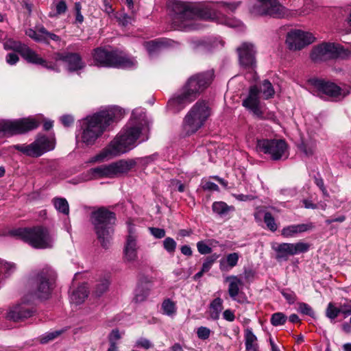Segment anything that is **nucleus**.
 I'll return each instance as SVG.
<instances>
[{"instance_id":"28","label":"nucleus","mask_w":351,"mask_h":351,"mask_svg":"<svg viewBox=\"0 0 351 351\" xmlns=\"http://www.w3.org/2000/svg\"><path fill=\"white\" fill-rule=\"evenodd\" d=\"M273 249L276 252V258L278 261H287L289 256H293L292 243H282Z\"/></svg>"},{"instance_id":"41","label":"nucleus","mask_w":351,"mask_h":351,"mask_svg":"<svg viewBox=\"0 0 351 351\" xmlns=\"http://www.w3.org/2000/svg\"><path fill=\"white\" fill-rule=\"evenodd\" d=\"M122 337V335L118 329H113L108 335V339L109 346H118L119 341Z\"/></svg>"},{"instance_id":"13","label":"nucleus","mask_w":351,"mask_h":351,"mask_svg":"<svg viewBox=\"0 0 351 351\" xmlns=\"http://www.w3.org/2000/svg\"><path fill=\"white\" fill-rule=\"evenodd\" d=\"M39 122L33 118H23L16 120H4L0 122V134L13 136L28 132L37 128Z\"/></svg>"},{"instance_id":"63","label":"nucleus","mask_w":351,"mask_h":351,"mask_svg":"<svg viewBox=\"0 0 351 351\" xmlns=\"http://www.w3.org/2000/svg\"><path fill=\"white\" fill-rule=\"evenodd\" d=\"M223 317L228 322H233L235 319L234 313L230 309H227L223 313Z\"/></svg>"},{"instance_id":"40","label":"nucleus","mask_w":351,"mask_h":351,"mask_svg":"<svg viewBox=\"0 0 351 351\" xmlns=\"http://www.w3.org/2000/svg\"><path fill=\"white\" fill-rule=\"evenodd\" d=\"M300 149L306 156L309 157L315 154L316 150V144L314 142L302 143L300 146Z\"/></svg>"},{"instance_id":"39","label":"nucleus","mask_w":351,"mask_h":351,"mask_svg":"<svg viewBox=\"0 0 351 351\" xmlns=\"http://www.w3.org/2000/svg\"><path fill=\"white\" fill-rule=\"evenodd\" d=\"M63 332L64 330H59L46 332L39 337V341L42 344L47 343L58 338L63 333Z\"/></svg>"},{"instance_id":"35","label":"nucleus","mask_w":351,"mask_h":351,"mask_svg":"<svg viewBox=\"0 0 351 351\" xmlns=\"http://www.w3.org/2000/svg\"><path fill=\"white\" fill-rule=\"evenodd\" d=\"M109 285L110 281L108 278L99 280L95 287L93 294L97 298L101 297L108 290Z\"/></svg>"},{"instance_id":"25","label":"nucleus","mask_w":351,"mask_h":351,"mask_svg":"<svg viewBox=\"0 0 351 351\" xmlns=\"http://www.w3.org/2000/svg\"><path fill=\"white\" fill-rule=\"evenodd\" d=\"M132 160H120L109 164L111 178L128 172L134 165Z\"/></svg>"},{"instance_id":"30","label":"nucleus","mask_w":351,"mask_h":351,"mask_svg":"<svg viewBox=\"0 0 351 351\" xmlns=\"http://www.w3.org/2000/svg\"><path fill=\"white\" fill-rule=\"evenodd\" d=\"M245 343L247 351H258L257 338L252 329L247 328L245 330Z\"/></svg>"},{"instance_id":"37","label":"nucleus","mask_w":351,"mask_h":351,"mask_svg":"<svg viewBox=\"0 0 351 351\" xmlns=\"http://www.w3.org/2000/svg\"><path fill=\"white\" fill-rule=\"evenodd\" d=\"M53 204L57 210L64 214L69 215V206L68 202L65 198L56 197L53 199Z\"/></svg>"},{"instance_id":"43","label":"nucleus","mask_w":351,"mask_h":351,"mask_svg":"<svg viewBox=\"0 0 351 351\" xmlns=\"http://www.w3.org/2000/svg\"><path fill=\"white\" fill-rule=\"evenodd\" d=\"M230 207L223 202H215L213 204V210L218 215L226 214Z\"/></svg>"},{"instance_id":"46","label":"nucleus","mask_w":351,"mask_h":351,"mask_svg":"<svg viewBox=\"0 0 351 351\" xmlns=\"http://www.w3.org/2000/svg\"><path fill=\"white\" fill-rule=\"evenodd\" d=\"M293 255L307 252L310 248V245L304 242H298L292 243Z\"/></svg>"},{"instance_id":"49","label":"nucleus","mask_w":351,"mask_h":351,"mask_svg":"<svg viewBox=\"0 0 351 351\" xmlns=\"http://www.w3.org/2000/svg\"><path fill=\"white\" fill-rule=\"evenodd\" d=\"M340 313L339 308L335 307L332 303L328 304L326 311V315L329 319H334Z\"/></svg>"},{"instance_id":"15","label":"nucleus","mask_w":351,"mask_h":351,"mask_svg":"<svg viewBox=\"0 0 351 351\" xmlns=\"http://www.w3.org/2000/svg\"><path fill=\"white\" fill-rule=\"evenodd\" d=\"M256 149L259 152L269 154L271 159L277 160L282 157L287 158V145L282 139L258 140Z\"/></svg>"},{"instance_id":"38","label":"nucleus","mask_w":351,"mask_h":351,"mask_svg":"<svg viewBox=\"0 0 351 351\" xmlns=\"http://www.w3.org/2000/svg\"><path fill=\"white\" fill-rule=\"evenodd\" d=\"M162 310L164 314L172 317L176 313V303L170 299H166L162 304Z\"/></svg>"},{"instance_id":"6","label":"nucleus","mask_w":351,"mask_h":351,"mask_svg":"<svg viewBox=\"0 0 351 351\" xmlns=\"http://www.w3.org/2000/svg\"><path fill=\"white\" fill-rule=\"evenodd\" d=\"M12 234L38 249L51 248L53 245V238L47 228L36 226L29 228H18Z\"/></svg>"},{"instance_id":"33","label":"nucleus","mask_w":351,"mask_h":351,"mask_svg":"<svg viewBox=\"0 0 351 351\" xmlns=\"http://www.w3.org/2000/svg\"><path fill=\"white\" fill-rule=\"evenodd\" d=\"M241 5V1H221L217 3V8L220 12L233 13Z\"/></svg>"},{"instance_id":"51","label":"nucleus","mask_w":351,"mask_h":351,"mask_svg":"<svg viewBox=\"0 0 351 351\" xmlns=\"http://www.w3.org/2000/svg\"><path fill=\"white\" fill-rule=\"evenodd\" d=\"M211 330L204 326H200L197 330V335L199 339L202 340H206L208 339L210 335Z\"/></svg>"},{"instance_id":"2","label":"nucleus","mask_w":351,"mask_h":351,"mask_svg":"<svg viewBox=\"0 0 351 351\" xmlns=\"http://www.w3.org/2000/svg\"><path fill=\"white\" fill-rule=\"evenodd\" d=\"M173 25L175 28L189 32L198 29L196 19H213L217 16L215 9L211 6L197 7L192 3L180 1L172 4Z\"/></svg>"},{"instance_id":"31","label":"nucleus","mask_w":351,"mask_h":351,"mask_svg":"<svg viewBox=\"0 0 351 351\" xmlns=\"http://www.w3.org/2000/svg\"><path fill=\"white\" fill-rule=\"evenodd\" d=\"M223 310V300L217 298L212 301L209 306L210 317L213 320L219 319L220 313Z\"/></svg>"},{"instance_id":"29","label":"nucleus","mask_w":351,"mask_h":351,"mask_svg":"<svg viewBox=\"0 0 351 351\" xmlns=\"http://www.w3.org/2000/svg\"><path fill=\"white\" fill-rule=\"evenodd\" d=\"M88 291L86 285H82L73 291L70 296L71 302L75 304H80L88 297Z\"/></svg>"},{"instance_id":"9","label":"nucleus","mask_w":351,"mask_h":351,"mask_svg":"<svg viewBox=\"0 0 351 351\" xmlns=\"http://www.w3.org/2000/svg\"><path fill=\"white\" fill-rule=\"evenodd\" d=\"M250 3V11L254 15L282 18L287 14L278 0H251Z\"/></svg>"},{"instance_id":"8","label":"nucleus","mask_w":351,"mask_h":351,"mask_svg":"<svg viewBox=\"0 0 351 351\" xmlns=\"http://www.w3.org/2000/svg\"><path fill=\"white\" fill-rule=\"evenodd\" d=\"M95 64L101 66L130 68L136 62L133 59L119 56L114 51L97 48L93 54Z\"/></svg>"},{"instance_id":"64","label":"nucleus","mask_w":351,"mask_h":351,"mask_svg":"<svg viewBox=\"0 0 351 351\" xmlns=\"http://www.w3.org/2000/svg\"><path fill=\"white\" fill-rule=\"evenodd\" d=\"M66 8L67 7L66 3L64 1H60L56 5V12L58 14L64 13L66 10Z\"/></svg>"},{"instance_id":"48","label":"nucleus","mask_w":351,"mask_h":351,"mask_svg":"<svg viewBox=\"0 0 351 351\" xmlns=\"http://www.w3.org/2000/svg\"><path fill=\"white\" fill-rule=\"evenodd\" d=\"M176 245V242L171 237H167L163 241L164 248L170 254H173L175 252Z\"/></svg>"},{"instance_id":"4","label":"nucleus","mask_w":351,"mask_h":351,"mask_svg":"<svg viewBox=\"0 0 351 351\" xmlns=\"http://www.w3.org/2000/svg\"><path fill=\"white\" fill-rule=\"evenodd\" d=\"M212 78L211 73H199L191 76L181 90L169 101V106L175 112L180 111L186 104L195 100L209 86Z\"/></svg>"},{"instance_id":"20","label":"nucleus","mask_w":351,"mask_h":351,"mask_svg":"<svg viewBox=\"0 0 351 351\" xmlns=\"http://www.w3.org/2000/svg\"><path fill=\"white\" fill-rule=\"evenodd\" d=\"M243 106L258 118L263 117L259 100V90L256 86H251L248 96L243 101Z\"/></svg>"},{"instance_id":"60","label":"nucleus","mask_w":351,"mask_h":351,"mask_svg":"<svg viewBox=\"0 0 351 351\" xmlns=\"http://www.w3.org/2000/svg\"><path fill=\"white\" fill-rule=\"evenodd\" d=\"M232 195L239 201L246 202L254 199V197L252 195L232 194Z\"/></svg>"},{"instance_id":"52","label":"nucleus","mask_w":351,"mask_h":351,"mask_svg":"<svg viewBox=\"0 0 351 351\" xmlns=\"http://www.w3.org/2000/svg\"><path fill=\"white\" fill-rule=\"evenodd\" d=\"M149 231L156 239H162L166 234L165 230L162 228L150 227L149 228Z\"/></svg>"},{"instance_id":"18","label":"nucleus","mask_w":351,"mask_h":351,"mask_svg":"<svg viewBox=\"0 0 351 351\" xmlns=\"http://www.w3.org/2000/svg\"><path fill=\"white\" fill-rule=\"evenodd\" d=\"M137 234L135 228L128 224V234L123 248V260L127 263H134L138 259Z\"/></svg>"},{"instance_id":"36","label":"nucleus","mask_w":351,"mask_h":351,"mask_svg":"<svg viewBox=\"0 0 351 351\" xmlns=\"http://www.w3.org/2000/svg\"><path fill=\"white\" fill-rule=\"evenodd\" d=\"M239 258V255L237 252H234V253L228 254L226 256V261H223V260H221L220 261V269L221 270L226 269V266L225 265L226 263L230 268L235 267L237 265Z\"/></svg>"},{"instance_id":"7","label":"nucleus","mask_w":351,"mask_h":351,"mask_svg":"<svg viewBox=\"0 0 351 351\" xmlns=\"http://www.w3.org/2000/svg\"><path fill=\"white\" fill-rule=\"evenodd\" d=\"M211 114V109L207 102H196L185 116L182 129L186 135H191L199 130Z\"/></svg>"},{"instance_id":"57","label":"nucleus","mask_w":351,"mask_h":351,"mask_svg":"<svg viewBox=\"0 0 351 351\" xmlns=\"http://www.w3.org/2000/svg\"><path fill=\"white\" fill-rule=\"evenodd\" d=\"M19 60V56L15 53H10L6 56V62L10 65L15 64Z\"/></svg>"},{"instance_id":"12","label":"nucleus","mask_w":351,"mask_h":351,"mask_svg":"<svg viewBox=\"0 0 351 351\" xmlns=\"http://www.w3.org/2000/svg\"><path fill=\"white\" fill-rule=\"evenodd\" d=\"M347 55L348 51L339 44L326 42L314 46L311 52V58L314 62L343 58Z\"/></svg>"},{"instance_id":"50","label":"nucleus","mask_w":351,"mask_h":351,"mask_svg":"<svg viewBox=\"0 0 351 351\" xmlns=\"http://www.w3.org/2000/svg\"><path fill=\"white\" fill-rule=\"evenodd\" d=\"M134 347L141 348L147 350L149 348H152L153 344L149 339L141 337L138 339H137L136 341L135 342Z\"/></svg>"},{"instance_id":"21","label":"nucleus","mask_w":351,"mask_h":351,"mask_svg":"<svg viewBox=\"0 0 351 351\" xmlns=\"http://www.w3.org/2000/svg\"><path fill=\"white\" fill-rule=\"evenodd\" d=\"M56 61H62L67 64L69 71H75L84 68V63L78 53L64 51L55 54Z\"/></svg>"},{"instance_id":"42","label":"nucleus","mask_w":351,"mask_h":351,"mask_svg":"<svg viewBox=\"0 0 351 351\" xmlns=\"http://www.w3.org/2000/svg\"><path fill=\"white\" fill-rule=\"evenodd\" d=\"M145 47L149 53L151 55L158 52L162 47V43L158 40H151L145 43Z\"/></svg>"},{"instance_id":"53","label":"nucleus","mask_w":351,"mask_h":351,"mask_svg":"<svg viewBox=\"0 0 351 351\" xmlns=\"http://www.w3.org/2000/svg\"><path fill=\"white\" fill-rule=\"evenodd\" d=\"M299 311L304 315H307L311 317L314 316V311L312 308L306 303L299 304Z\"/></svg>"},{"instance_id":"45","label":"nucleus","mask_w":351,"mask_h":351,"mask_svg":"<svg viewBox=\"0 0 351 351\" xmlns=\"http://www.w3.org/2000/svg\"><path fill=\"white\" fill-rule=\"evenodd\" d=\"M264 222L265 223L267 227L272 232H275L278 228V225L276 224L275 219L272 215L266 212L264 215Z\"/></svg>"},{"instance_id":"44","label":"nucleus","mask_w":351,"mask_h":351,"mask_svg":"<svg viewBox=\"0 0 351 351\" xmlns=\"http://www.w3.org/2000/svg\"><path fill=\"white\" fill-rule=\"evenodd\" d=\"M287 319V316L282 313H276L271 315V323L274 326L283 325Z\"/></svg>"},{"instance_id":"5","label":"nucleus","mask_w":351,"mask_h":351,"mask_svg":"<svg viewBox=\"0 0 351 351\" xmlns=\"http://www.w3.org/2000/svg\"><path fill=\"white\" fill-rule=\"evenodd\" d=\"M90 220L101 245L108 248L114 232L112 225L115 223V214L101 207L92 212Z\"/></svg>"},{"instance_id":"17","label":"nucleus","mask_w":351,"mask_h":351,"mask_svg":"<svg viewBox=\"0 0 351 351\" xmlns=\"http://www.w3.org/2000/svg\"><path fill=\"white\" fill-rule=\"evenodd\" d=\"M308 83L317 92L319 95L324 94L333 97L338 96L345 97L349 93L332 82H325L320 79L312 78L308 80Z\"/></svg>"},{"instance_id":"61","label":"nucleus","mask_w":351,"mask_h":351,"mask_svg":"<svg viewBox=\"0 0 351 351\" xmlns=\"http://www.w3.org/2000/svg\"><path fill=\"white\" fill-rule=\"evenodd\" d=\"M60 120L64 126L69 127L73 123L74 119L71 115H64L60 118Z\"/></svg>"},{"instance_id":"62","label":"nucleus","mask_w":351,"mask_h":351,"mask_svg":"<svg viewBox=\"0 0 351 351\" xmlns=\"http://www.w3.org/2000/svg\"><path fill=\"white\" fill-rule=\"evenodd\" d=\"M202 188L204 190H207V191H218L219 190L218 186L216 184H215L214 182H206L203 184Z\"/></svg>"},{"instance_id":"59","label":"nucleus","mask_w":351,"mask_h":351,"mask_svg":"<svg viewBox=\"0 0 351 351\" xmlns=\"http://www.w3.org/2000/svg\"><path fill=\"white\" fill-rule=\"evenodd\" d=\"M119 21L122 25L126 26L132 23V18L127 14H123L119 17Z\"/></svg>"},{"instance_id":"58","label":"nucleus","mask_w":351,"mask_h":351,"mask_svg":"<svg viewBox=\"0 0 351 351\" xmlns=\"http://www.w3.org/2000/svg\"><path fill=\"white\" fill-rule=\"evenodd\" d=\"M315 183L321 189V191H322L324 195L327 196L328 195V193H327V191H326V188L324 186V181H323L322 178L315 177Z\"/></svg>"},{"instance_id":"23","label":"nucleus","mask_w":351,"mask_h":351,"mask_svg":"<svg viewBox=\"0 0 351 351\" xmlns=\"http://www.w3.org/2000/svg\"><path fill=\"white\" fill-rule=\"evenodd\" d=\"M152 283V278L145 276L135 290V295L134 298L135 302L138 303L146 300L149 295Z\"/></svg>"},{"instance_id":"56","label":"nucleus","mask_w":351,"mask_h":351,"mask_svg":"<svg viewBox=\"0 0 351 351\" xmlns=\"http://www.w3.org/2000/svg\"><path fill=\"white\" fill-rule=\"evenodd\" d=\"M282 294L289 304H293L296 300V295L293 291H283Z\"/></svg>"},{"instance_id":"34","label":"nucleus","mask_w":351,"mask_h":351,"mask_svg":"<svg viewBox=\"0 0 351 351\" xmlns=\"http://www.w3.org/2000/svg\"><path fill=\"white\" fill-rule=\"evenodd\" d=\"M258 88L259 94L261 93L263 98L265 99L271 98L274 95L275 91L273 86L267 80H264Z\"/></svg>"},{"instance_id":"26","label":"nucleus","mask_w":351,"mask_h":351,"mask_svg":"<svg viewBox=\"0 0 351 351\" xmlns=\"http://www.w3.org/2000/svg\"><path fill=\"white\" fill-rule=\"evenodd\" d=\"M311 228L308 224H294L284 227L281 230V235L285 238L294 237L298 234L304 232Z\"/></svg>"},{"instance_id":"14","label":"nucleus","mask_w":351,"mask_h":351,"mask_svg":"<svg viewBox=\"0 0 351 351\" xmlns=\"http://www.w3.org/2000/svg\"><path fill=\"white\" fill-rule=\"evenodd\" d=\"M3 47L5 50H13L19 53L27 62L41 64L48 69H53L59 71L55 65L49 64L45 60L40 58L34 51L21 43L8 38L3 43Z\"/></svg>"},{"instance_id":"22","label":"nucleus","mask_w":351,"mask_h":351,"mask_svg":"<svg viewBox=\"0 0 351 351\" xmlns=\"http://www.w3.org/2000/svg\"><path fill=\"white\" fill-rule=\"evenodd\" d=\"M25 34L36 42L48 43L50 40L59 41L60 38L56 34L49 32L43 26H36L35 29H27Z\"/></svg>"},{"instance_id":"1","label":"nucleus","mask_w":351,"mask_h":351,"mask_svg":"<svg viewBox=\"0 0 351 351\" xmlns=\"http://www.w3.org/2000/svg\"><path fill=\"white\" fill-rule=\"evenodd\" d=\"M134 122L128 127L123 133L117 135L102 151L96 155L92 162H103L111 160L130 150L141 135L145 134L142 141L148 139L149 123L142 110L132 112Z\"/></svg>"},{"instance_id":"16","label":"nucleus","mask_w":351,"mask_h":351,"mask_svg":"<svg viewBox=\"0 0 351 351\" xmlns=\"http://www.w3.org/2000/svg\"><path fill=\"white\" fill-rule=\"evenodd\" d=\"M315 38L311 33L300 29H294L288 32L286 43L291 50H300L311 44Z\"/></svg>"},{"instance_id":"11","label":"nucleus","mask_w":351,"mask_h":351,"mask_svg":"<svg viewBox=\"0 0 351 351\" xmlns=\"http://www.w3.org/2000/svg\"><path fill=\"white\" fill-rule=\"evenodd\" d=\"M56 272L49 267L43 269L36 276L33 291L38 298H47L55 287Z\"/></svg>"},{"instance_id":"55","label":"nucleus","mask_w":351,"mask_h":351,"mask_svg":"<svg viewBox=\"0 0 351 351\" xmlns=\"http://www.w3.org/2000/svg\"><path fill=\"white\" fill-rule=\"evenodd\" d=\"M341 313L347 317L351 314V300L341 305L339 307Z\"/></svg>"},{"instance_id":"47","label":"nucleus","mask_w":351,"mask_h":351,"mask_svg":"<svg viewBox=\"0 0 351 351\" xmlns=\"http://www.w3.org/2000/svg\"><path fill=\"white\" fill-rule=\"evenodd\" d=\"M219 255L217 254H213L209 256H208L205 261L204 262L202 265V269L203 271H208L211 268V266L215 262V261L219 258Z\"/></svg>"},{"instance_id":"54","label":"nucleus","mask_w":351,"mask_h":351,"mask_svg":"<svg viewBox=\"0 0 351 351\" xmlns=\"http://www.w3.org/2000/svg\"><path fill=\"white\" fill-rule=\"evenodd\" d=\"M197 247L198 252L202 254H207L211 252V248L204 242L199 241L197 243Z\"/></svg>"},{"instance_id":"3","label":"nucleus","mask_w":351,"mask_h":351,"mask_svg":"<svg viewBox=\"0 0 351 351\" xmlns=\"http://www.w3.org/2000/svg\"><path fill=\"white\" fill-rule=\"evenodd\" d=\"M124 113L121 108L113 107L87 117L82 126V142L87 146L93 145L106 128Z\"/></svg>"},{"instance_id":"19","label":"nucleus","mask_w":351,"mask_h":351,"mask_svg":"<svg viewBox=\"0 0 351 351\" xmlns=\"http://www.w3.org/2000/svg\"><path fill=\"white\" fill-rule=\"evenodd\" d=\"M241 66L253 71L256 66V51L253 44L243 43L237 49Z\"/></svg>"},{"instance_id":"10","label":"nucleus","mask_w":351,"mask_h":351,"mask_svg":"<svg viewBox=\"0 0 351 351\" xmlns=\"http://www.w3.org/2000/svg\"><path fill=\"white\" fill-rule=\"evenodd\" d=\"M12 147L23 154L37 158L55 147V141L43 134H38L35 141L29 145H14Z\"/></svg>"},{"instance_id":"27","label":"nucleus","mask_w":351,"mask_h":351,"mask_svg":"<svg viewBox=\"0 0 351 351\" xmlns=\"http://www.w3.org/2000/svg\"><path fill=\"white\" fill-rule=\"evenodd\" d=\"M89 180H96L102 178H111L109 165H102L91 168L87 171Z\"/></svg>"},{"instance_id":"32","label":"nucleus","mask_w":351,"mask_h":351,"mask_svg":"<svg viewBox=\"0 0 351 351\" xmlns=\"http://www.w3.org/2000/svg\"><path fill=\"white\" fill-rule=\"evenodd\" d=\"M227 280H230L228 293L230 296L235 299L239 294L240 287L243 285L242 281L237 276L228 277Z\"/></svg>"},{"instance_id":"24","label":"nucleus","mask_w":351,"mask_h":351,"mask_svg":"<svg viewBox=\"0 0 351 351\" xmlns=\"http://www.w3.org/2000/svg\"><path fill=\"white\" fill-rule=\"evenodd\" d=\"M33 311L25 305H17L10 309L7 313V319L14 322H19L30 317Z\"/></svg>"}]
</instances>
